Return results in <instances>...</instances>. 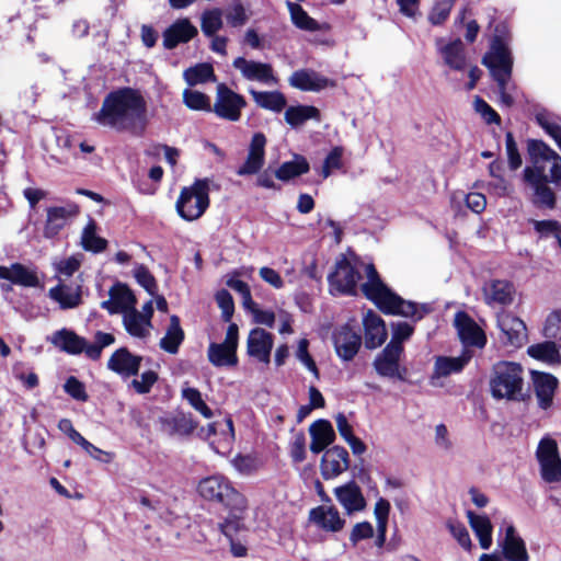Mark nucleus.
Instances as JSON below:
<instances>
[{
    "mask_svg": "<svg viewBox=\"0 0 561 561\" xmlns=\"http://www.w3.org/2000/svg\"><path fill=\"white\" fill-rule=\"evenodd\" d=\"M219 427H221L220 432L222 434L226 435L228 432V434L231 437L234 436V427H233V422H232L231 417L225 419L224 423L213 422V423L207 424L206 427H201V430L198 432V436L203 439L208 440L211 436H214L218 433Z\"/></svg>",
    "mask_w": 561,
    "mask_h": 561,
    "instance_id": "59",
    "label": "nucleus"
},
{
    "mask_svg": "<svg viewBox=\"0 0 561 561\" xmlns=\"http://www.w3.org/2000/svg\"><path fill=\"white\" fill-rule=\"evenodd\" d=\"M289 456L294 463H301L306 460V436L302 431L298 432L289 443Z\"/></svg>",
    "mask_w": 561,
    "mask_h": 561,
    "instance_id": "63",
    "label": "nucleus"
},
{
    "mask_svg": "<svg viewBox=\"0 0 561 561\" xmlns=\"http://www.w3.org/2000/svg\"><path fill=\"white\" fill-rule=\"evenodd\" d=\"M289 84L301 91L319 92L327 88H335L337 83L314 70L300 69L289 77Z\"/></svg>",
    "mask_w": 561,
    "mask_h": 561,
    "instance_id": "17",
    "label": "nucleus"
},
{
    "mask_svg": "<svg viewBox=\"0 0 561 561\" xmlns=\"http://www.w3.org/2000/svg\"><path fill=\"white\" fill-rule=\"evenodd\" d=\"M108 295L114 301L116 308H118V312H127L128 310L135 308L137 302L136 296L128 287L127 284L122 282H116L108 290Z\"/></svg>",
    "mask_w": 561,
    "mask_h": 561,
    "instance_id": "40",
    "label": "nucleus"
},
{
    "mask_svg": "<svg viewBox=\"0 0 561 561\" xmlns=\"http://www.w3.org/2000/svg\"><path fill=\"white\" fill-rule=\"evenodd\" d=\"M454 327L462 345L468 347L483 348L488 337L483 329L466 311L459 310L455 313Z\"/></svg>",
    "mask_w": 561,
    "mask_h": 561,
    "instance_id": "11",
    "label": "nucleus"
},
{
    "mask_svg": "<svg viewBox=\"0 0 561 561\" xmlns=\"http://www.w3.org/2000/svg\"><path fill=\"white\" fill-rule=\"evenodd\" d=\"M273 348V334L261 328H254L250 331L247 341L248 354L265 364L270 363L271 351Z\"/></svg>",
    "mask_w": 561,
    "mask_h": 561,
    "instance_id": "24",
    "label": "nucleus"
},
{
    "mask_svg": "<svg viewBox=\"0 0 561 561\" xmlns=\"http://www.w3.org/2000/svg\"><path fill=\"white\" fill-rule=\"evenodd\" d=\"M343 153L344 149L341 146H335L331 149V151L327 154L322 170L321 175L323 179H327L331 175L332 171L334 170H341L343 168Z\"/></svg>",
    "mask_w": 561,
    "mask_h": 561,
    "instance_id": "52",
    "label": "nucleus"
},
{
    "mask_svg": "<svg viewBox=\"0 0 561 561\" xmlns=\"http://www.w3.org/2000/svg\"><path fill=\"white\" fill-rule=\"evenodd\" d=\"M455 1L456 0H437L428 14V21L431 24H444L449 18Z\"/></svg>",
    "mask_w": 561,
    "mask_h": 561,
    "instance_id": "53",
    "label": "nucleus"
},
{
    "mask_svg": "<svg viewBox=\"0 0 561 561\" xmlns=\"http://www.w3.org/2000/svg\"><path fill=\"white\" fill-rule=\"evenodd\" d=\"M528 222L533 226L535 232L539 238L554 237L559 243L561 238V224L554 219L536 220L529 219Z\"/></svg>",
    "mask_w": 561,
    "mask_h": 561,
    "instance_id": "47",
    "label": "nucleus"
},
{
    "mask_svg": "<svg viewBox=\"0 0 561 561\" xmlns=\"http://www.w3.org/2000/svg\"><path fill=\"white\" fill-rule=\"evenodd\" d=\"M536 123L557 142L561 150V125L550 121L546 112L537 113Z\"/></svg>",
    "mask_w": 561,
    "mask_h": 561,
    "instance_id": "60",
    "label": "nucleus"
},
{
    "mask_svg": "<svg viewBox=\"0 0 561 561\" xmlns=\"http://www.w3.org/2000/svg\"><path fill=\"white\" fill-rule=\"evenodd\" d=\"M114 342L115 336L112 333L98 331L94 335V343L88 344L84 337L68 329L55 332L51 339V343L62 352L71 355H79L84 352L87 357L93 360H98L101 357L102 350Z\"/></svg>",
    "mask_w": 561,
    "mask_h": 561,
    "instance_id": "5",
    "label": "nucleus"
},
{
    "mask_svg": "<svg viewBox=\"0 0 561 561\" xmlns=\"http://www.w3.org/2000/svg\"><path fill=\"white\" fill-rule=\"evenodd\" d=\"M540 465L541 478L548 483L561 482V457L543 461Z\"/></svg>",
    "mask_w": 561,
    "mask_h": 561,
    "instance_id": "57",
    "label": "nucleus"
},
{
    "mask_svg": "<svg viewBox=\"0 0 561 561\" xmlns=\"http://www.w3.org/2000/svg\"><path fill=\"white\" fill-rule=\"evenodd\" d=\"M536 123L557 142L561 150V125L550 121L546 112L537 113Z\"/></svg>",
    "mask_w": 561,
    "mask_h": 561,
    "instance_id": "61",
    "label": "nucleus"
},
{
    "mask_svg": "<svg viewBox=\"0 0 561 561\" xmlns=\"http://www.w3.org/2000/svg\"><path fill=\"white\" fill-rule=\"evenodd\" d=\"M348 467V451L343 446L335 445L325 449L320 462V472L324 480H331L346 471Z\"/></svg>",
    "mask_w": 561,
    "mask_h": 561,
    "instance_id": "14",
    "label": "nucleus"
},
{
    "mask_svg": "<svg viewBox=\"0 0 561 561\" xmlns=\"http://www.w3.org/2000/svg\"><path fill=\"white\" fill-rule=\"evenodd\" d=\"M489 388L492 398L512 402H528L531 399L525 381V369L520 363L499 360L492 365Z\"/></svg>",
    "mask_w": 561,
    "mask_h": 561,
    "instance_id": "2",
    "label": "nucleus"
},
{
    "mask_svg": "<svg viewBox=\"0 0 561 561\" xmlns=\"http://www.w3.org/2000/svg\"><path fill=\"white\" fill-rule=\"evenodd\" d=\"M377 308L385 314L402 316L407 318H413L414 321H419L423 318L424 313L430 312L427 305H422V311H419V307L413 301L404 300L401 296L391 291L378 306Z\"/></svg>",
    "mask_w": 561,
    "mask_h": 561,
    "instance_id": "13",
    "label": "nucleus"
},
{
    "mask_svg": "<svg viewBox=\"0 0 561 561\" xmlns=\"http://www.w3.org/2000/svg\"><path fill=\"white\" fill-rule=\"evenodd\" d=\"M161 430L170 436H190L197 428L198 422L192 413L175 411L160 417Z\"/></svg>",
    "mask_w": 561,
    "mask_h": 561,
    "instance_id": "18",
    "label": "nucleus"
},
{
    "mask_svg": "<svg viewBox=\"0 0 561 561\" xmlns=\"http://www.w3.org/2000/svg\"><path fill=\"white\" fill-rule=\"evenodd\" d=\"M367 282L362 285L363 295L376 307L392 291L381 279L374 264L366 267Z\"/></svg>",
    "mask_w": 561,
    "mask_h": 561,
    "instance_id": "30",
    "label": "nucleus"
},
{
    "mask_svg": "<svg viewBox=\"0 0 561 561\" xmlns=\"http://www.w3.org/2000/svg\"><path fill=\"white\" fill-rule=\"evenodd\" d=\"M559 456L560 453L556 439L551 437H543L540 439L536 450V457L539 463L550 459H554Z\"/></svg>",
    "mask_w": 561,
    "mask_h": 561,
    "instance_id": "56",
    "label": "nucleus"
},
{
    "mask_svg": "<svg viewBox=\"0 0 561 561\" xmlns=\"http://www.w3.org/2000/svg\"><path fill=\"white\" fill-rule=\"evenodd\" d=\"M527 153L531 162L529 169H538L546 172L547 164H550V183L558 186L561 181V156L551 149L543 140L528 139Z\"/></svg>",
    "mask_w": 561,
    "mask_h": 561,
    "instance_id": "7",
    "label": "nucleus"
},
{
    "mask_svg": "<svg viewBox=\"0 0 561 561\" xmlns=\"http://www.w3.org/2000/svg\"><path fill=\"white\" fill-rule=\"evenodd\" d=\"M467 518L471 529L478 537L482 549H489L492 545L493 526L486 515H479L472 511L467 512Z\"/></svg>",
    "mask_w": 561,
    "mask_h": 561,
    "instance_id": "38",
    "label": "nucleus"
},
{
    "mask_svg": "<svg viewBox=\"0 0 561 561\" xmlns=\"http://www.w3.org/2000/svg\"><path fill=\"white\" fill-rule=\"evenodd\" d=\"M94 119L118 131L141 136L147 127V103L141 93L125 87L110 92Z\"/></svg>",
    "mask_w": 561,
    "mask_h": 561,
    "instance_id": "1",
    "label": "nucleus"
},
{
    "mask_svg": "<svg viewBox=\"0 0 561 561\" xmlns=\"http://www.w3.org/2000/svg\"><path fill=\"white\" fill-rule=\"evenodd\" d=\"M197 34V28L187 18L179 19L164 30L163 47L169 50L174 49L180 44L188 43Z\"/></svg>",
    "mask_w": 561,
    "mask_h": 561,
    "instance_id": "19",
    "label": "nucleus"
},
{
    "mask_svg": "<svg viewBox=\"0 0 561 561\" xmlns=\"http://www.w3.org/2000/svg\"><path fill=\"white\" fill-rule=\"evenodd\" d=\"M247 105V100L242 94L234 92L226 83H219L216 88V101L211 106V112L221 119L238 122Z\"/></svg>",
    "mask_w": 561,
    "mask_h": 561,
    "instance_id": "9",
    "label": "nucleus"
},
{
    "mask_svg": "<svg viewBox=\"0 0 561 561\" xmlns=\"http://www.w3.org/2000/svg\"><path fill=\"white\" fill-rule=\"evenodd\" d=\"M500 328L506 336L505 344L522 347L527 340V328L518 317L507 314L500 321Z\"/></svg>",
    "mask_w": 561,
    "mask_h": 561,
    "instance_id": "32",
    "label": "nucleus"
},
{
    "mask_svg": "<svg viewBox=\"0 0 561 561\" xmlns=\"http://www.w3.org/2000/svg\"><path fill=\"white\" fill-rule=\"evenodd\" d=\"M514 284L506 279H491L483 287L484 301L489 306H508L514 300Z\"/></svg>",
    "mask_w": 561,
    "mask_h": 561,
    "instance_id": "25",
    "label": "nucleus"
},
{
    "mask_svg": "<svg viewBox=\"0 0 561 561\" xmlns=\"http://www.w3.org/2000/svg\"><path fill=\"white\" fill-rule=\"evenodd\" d=\"M309 433L311 436L310 450L318 455L335 440V432L330 421L319 419L314 421L310 427Z\"/></svg>",
    "mask_w": 561,
    "mask_h": 561,
    "instance_id": "29",
    "label": "nucleus"
},
{
    "mask_svg": "<svg viewBox=\"0 0 561 561\" xmlns=\"http://www.w3.org/2000/svg\"><path fill=\"white\" fill-rule=\"evenodd\" d=\"M142 356L134 355L127 347L116 350L107 362V368L121 376L131 377L139 373Z\"/></svg>",
    "mask_w": 561,
    "mask_h": 561,
    "instance_id": "20",
    "label": "nucleus"
},
{
    "mask_svg": "<svg viewBox=\"0 0 561 561\" xmlns=\"http://www.w3.org/2000/svg\"><path fill=\"white\" fill-rule=\"evenodd\" d=\"M184 339L185 333L181 327V320L176 314H172L165 335L160 340L159 345L164 352L176 354Z\"/></svg>",
    "mask_w": 561,
    "mask_h": 561,
    "instance_id": "37",
    "label": "nucleus"
},
{
    "mask_svg": "<svg viewBox=\"0 0 561 561\" xmlns=\"http://www.w3.org/2000/svg\"><path fill=\"white\" fill-rule=\"evenodd\" d=\"M216 302L221 309V320L230 322L234 313V301L227 289H220L215 295Z\"/></svg>",
    "mask_w": 561,
    "mask_h": 561,
    "instance_id": "58",
    "label": "nucleus"
},
{
    "mask_svg": "<svg viewBox=\"0 0 561 561\" xmlns=\"http://www.w3.org/2000/svg\"><path fill=\"white\" fill-rule=\"evenodd\" d=\"M197 492L202 499L219 505L224 510H231L232 512L247 510L244 495L224 476L214 474L203 478L197 484Z\"/></svg>",
    "mask_w": 561,
    "mask_h": 561,
    "instance_id": "4",
    "label": "nucleus"
},
{
    "mask_svg": "<svg viewBox=\"0 0 561 561\" xmlns=\"http://www.w3.org/2000/svg\"><path fill=\"white\" fill-rule=\"evenodd\" d=\"M232 66L240 70L247 80L260 81L262 83H271L276 81L271 64L247 60L244 57H237L233 60Z\"/></svg>",
    "mask_w": 561,
    "mask_h": 561,
    "instance_id": "22",
    "label": "nucleus"
},
{
    "mask_svg": "<svg viewBox=\"0 0 561 561\" xmlns=\"http://www.w3.org/2000/svg\"><path fill=\"white\" fill-rule=\"evenodd\" d=\"M64 390L77 401L87 402L89 400L84 383L75 376H70L66 379Z\"/></svg>",
    "mask_w": 561,
    "mask_h": 561,
    "instance_id": "62",
    "label": "nucleus"
},
{
    "mask_svg": "<svg viewBox=\"0 0 561 561\" xmlns=\"http://www.w3.org/2000/svg\"><path fill=\"white\" fill-rule=\"evenodd\" d=\"M502 554L507 561H529V554L524 539L517 535L513 525L505 529V536L500 543Z\"/></svg>",
    "mask_w": 561,
    "mask_h": 561,
    "instance_id": "28",
    "label": "nucleus"
},
{
    "mask_svg": "<svg viewBox=\"0 0 561 561\" xmlns=\"http://www.w3.org/2000/svg\"><path fill=\"white\" fill-rule=\"evenodd\" d=\"M320 111L313 105L289 106L285 111V121L291 127H298L309 119H320Z\"/></svg>",
    "mask_w": 561,
    "mask_h": 561,
    "instance_id": "41",
    "label": "nucleus"
},
{
    "mask_svg": "<svg viewBox=\"0 0 561 561\" xmlns=\"http://www.w3.org/2000/svg\"><path fill=\"white\" fill-rule=\"evenodd\" d=\"M310 171V164L306 157L295 154L290 161H285L275 171L276 179L288 182L295 178L301 176Z\"/></svg>",
    "mask_w": 561,
    "mask_h": 561,
    "instance_id": "39",
    "label": "nucleus"
},
{
    "mask_svg": "<svg viewBox=\"0 0 561 561\" xmlns=\"http://www.w3.org/2000/svg\"><path fill=\"white\" fill-rule=\"evenodd\" d=\"M79 211V206L75 203L69 204L67 207L55 206L47 208V217L43 230L44 237L47 239L55 238L66 226L67 219L77 216Z\"/></svg>",
    "mask_w": 561,
    "mask_h": 561,
    "instance_id": "21",
    "label": "nucleus"
},
{
    "mask_svg": "<svg viewBox=\"0 0 561 561\" xmlns=\"http://www.w3.org/2000/svg\"><path fill=\"white\" fill-rule=\"evenodd\" d=\"M209 204V180L197 179L191 186L181 190L175 209L183 220L193 221L205 214Z\"/></svg>",
    "mask_w": 561,
    "mask_h": 561,
    "instance_id": "6",
    "label": "nucleus"
},
{
    "mask_svg": "<svg viewBox=\"0 0 561 561\" xmlns=\"http://www.w3.org/2000/svg\"><path fill=\"white\" fill-rule=\"evenodd\" d=\"M48 294L64 310L73 309L82 304V290L80 285L72 290L70 286L58 284L50 288Z\"/></svg>",
    "mask_w": 561,
    "mask_h": 561,
    "instance_id": "36",
    "label": "nucleus"
},
{
    "mask_svg": "<svg viewBox=\"0 0 561 561\" xmlns=\"http://www.w3.org/2000/svg\"><path fill=\"white\" fill-rule=\"evenodd\" d=\"M473 354L470 350H463L458 357L437 356L434 363L433 378L447 377L459 374L469 364Z\"/></svg>",
    "mask_w": 561,
    "mask_h": 561,
    "instance_id": "31",
    "label": "nucleus"
},
{
    "mask_svg": "<svg viewBox=\"0 0 561 561\" xmlns=\"http://www.w3.org/2000/svg\"><path fill=\"white\" fill-rule=\"evenodd\" d=\"M527 354L537 360L549 364H557L561 360L558 347L553 341L533 344L527 348Z\"/></svg>",
    "mask_w": 561,
    "mask_h": 561,
    "instance_id": "44",
    "label": "nucleus"
},
{
    "mask_svg": "<svg viewBox=\"0 0 561 561\" xmlns=\"http://www.w3.org/2000/svg\"><path fill=\"white\" fill-rule=\"evenodd\" d=\"M438 51L448 68L456 71H463L467 68L465 45L460 38H456L444 46H438Z\"/></svg>",
    "mask_w": 561,
    "mask_h": 561,
    "instance_id": "33",
    "label": "nucleus"
},
{
    "mask_svg": "<svg viewBox=\"0 0 561 561\" xmlns=\"http://www.w3.org/2000/svg\"><path fill=\"white\" fill-rule=\"evenodd\" d=\"M332 342L336 355L343 362H351L362 346V335L350 323H344L332 333Z\"/></svg>",
    "mask_w": 561,
    "mask_h": 561,
    "instance_id": "12",
    "label": "nucleus"
},
{
    "mask_svg": "<svg viewBox=\"0 0 561 561\" xmlns=\"http://www.w3.org/2000/svg\"><path fill=\"white\" fill-rule=\"evenodd\" d=\"M309 520L319 528L331 533L341 531L346 523L345 519L340 516L337 508L333 505H319L311 508L309 512Z\"/></svg>",
    "mask_w": 561,
    "mask_h": 561,
    "instance_id": "23",
    "label": "nucleus"
},
{
    "mask_svg": "<svg viewBox=\"0 0 561 561\" xmlns=\"http://www.w3.org/2000/svg\"><path fill=\"white\" fill-rule=\"evenodd\" d=\"M228 512V517H226L222 522L218 524L219 530L224 534L228 539L232 540L234 536L240 530L241 519L244 511L232 512L231 510H226Z\"/></svg>",
    "mask_w": 561,
    "mask_h": 561,
    "instance_id": "50",
    "label": "nucleus"
},
{
    "mask_svg": "<svg viewBox=\"0 0 561 561\" xmlns=\"http://www.w3.org/2000/svg\"><path fill=\"white\" fill-rule=\"evenodd\" d=\"M255 103L265 110L280 112L286 106V98L279 91H255L251 90Z\"/></svg>",
    "mask_w": 561,
    "mask_h": 561,
    "instance_id": "43",
    "label": "nucleus"
},
{
    "mask_svg": "<svg viewBox=\"0 0 561 561\" xmlns=\"http://www.w3.org/2000/svg\"><path fill=\"white\" fill-rule=\"evenodd\" d=\"M447 528L458 543L465 549L470 551L472 547L471 538L466 526L460 522H448Z\"/></svg>",
    "mask_w": 561,
    "mask_h": 561,
    "instance_id": "64",
    "label": "nucleus"
},
{
    "mask_svg": "<svg viewBox=\"0 0 561 561\" xmlns=\"http://www.w3.org/2000/svg\"><path fill=\"white\" fill-rule=\"evenodd\" d=\"M267 139L266 136L257 131L253 134L249 146V152L247 159L242 165L237 170V174L240 176L257 174L265 162V146Z\"/></svg>",
    "mask_w": 561,
    "mask_h": 561,
    "instance_id": "15",
    "label": "nucleus"
},
{
    "mask_svg": "<svg viewBox=\"0 0 561 561\" xmlns=\"http://www.w3.org/2000/svg\"><path fill=\"white\" fill-rule=\"evenodd\" d=\"M134 277L137 283L151 296H154L158 291V284L154 276L151 274L149 268L140 264L134 270Z\"/></svg>",
    "mask_w": 561,
    "mask_h": 561,
    "instance_id": "54",
    "label": "nucleus"
},
{
    "mask_svg": "<svg viewBox=\"0 0 561 561\" xmlns=\"http://www.w3.org/2000/svg\"><path fill=\"white\" fill-rule=\"evenodd\" d=\"M81 244L85 251L101 253L107 248V240L96 234V224L90 220L84 227L81 237Z\"/></svg>",
    "mask_w": 561,
    "mask_h": 561,
    "instance_id": "46",
    "label": "nucleus"
},
{
    "mask_svg": "<svg viewBox=\"0 0 561 561\" xmlns=\"http://www.w3.org/2000/svg\"><path fill=\"white\" fill-rule=\"evenodd\" d=\"M365 331V346L375 350L381 346L387 340L385 321L373 310H368L363 320Z\"/></svg>",
    "mask_w": 561,
    "mask_h": 561,
    "instance_id": "27",
    "label": "nucleus"
},
{
    "mask_svg": "<svg viewBox=\"0 0 561 561\" xmlns=\"http://www.w3.org/2000/svg\"><path fill=\"white\" fill-rule=\"evenodd\" d=\"M207 357L215 367H236L239 363L237 348L225 343H210Z\"/></svg>",
    "mask_w": 561,
    "mask_h": 561,
    "instance_id": "35",
    "label": "nucleus"
},
{
    "mask_svg": "<svg viewBox=\"0 0 561 561\" xmlns=\"http://www.w3.org/2000/svg\"><path fill=\"white\" fill-rule=\"evenodd\" d=\"M530 375L538 407L542 410L550 409L553 404L554 393L559 385L557 377L552 374L539 370H531Z\"/></svg>",
    "mask_w": 561,
    "mask_h": 561,
    "instance_id": "16",
    "label": "nucleus"
},
{
    "mask_svg": "<svg viewBox=\"0 0 561 561\" xmlns=\"http://www.w3.org/2000/svg\"><path fill=\"white\" fill-rule=\"evenodd\" d=\"M12 283L24 287H36L39 284L37 274L21 263H13Z\"/></svg>",
    "mask_w": 561,
    "mask_h": 561,
    "instance_id": "49",
    "label": "nucleus"
},
{
    "mask_svg": "<svg viewBox=\"0 0 561 561\" xmlns=\"http://www.w3.org/2000/svg\"><path fill=\"white\" fill-rule=\"evenodd\" d=\"M123 323L128 334L139 339L148 334L146 327L151 325V321L135 308L125 312Z\"/></svg>",
    "mask_w": 561,
    "mask_h": 561,
    "instance_id": "42",
    "label": "nucleus"
},
{
    "mask_svg": "<svg viewBox=\"0 0 561 561\" xmlns=\"http://www.w3.org/2000/svg\"><path fill=\"white\" fill-rule=\"evenodd\" d=\"M362 278L359 271L341 254L335 262V268L328 275L330 293L332 295L356 296L357 282Z\"/></svg>",
    "mask_w": 561,
    "mask_h": 561,
    "instance_id": "8",
    "label": "nucleus"
},
{
    "mask_svg": "<svg viewBox=\"0 0 561 561\" xmlns=\"http://www.w3.org/2000/svg\"><path fill=\"white\" fill-rule=\"evenodd\" d=\"M334 494L337 502L343 506L347 514L363 511L366 507V500L359 485L354 481L336 486Z\"/></svg>",
    "mask_w": 561,
    "mask_h": 561,
    "instance_id": "26",
    "label": "nucleus"
},
{
    "mask_svg": "<svg viewBox=\"0 0 561 561\" xmlns=\"http://www.w3.org/2000/svg\"><path fill=\"white\" fill-rule=\"evenodd\" d=\"M403 351L394 345H386V347L377 354L373 366L378 376L389 379H398L407 381L409 370L400 364Z\"/></svg>",
    "mask_w": 561,
    "mask_h": 561,
    "instance_id": "10",
    "label": "nucleus"
},
{
    "mask_svg": "<svg viewBox=\"0 0 561 561\" xmlns=\"http://www.w3.org/2000/svg\"><path fill=\"white\" fill-rule=\"evenodd\" d=\"M183 77L186 83L191 87L216 80L214 68L208 62L197 64L187 68L184 71Z\"/></svg>",
    "mask_w": 561,
    "mask_h": 561,
    "instance_id": "45",
    "label": "nucleus"
},
{
    "mask_svg": "<svg viewBox=\"0 0 561 561\" xmlns=\"http://www.w3.org/2000/svg\"><path fill=\"white\" fill-rule=\"evenodd\" d=\"M202 31L206 36H214L222 27L221 13L218 9L209 10L203 13Z\"/></svg>",
    "mask_w": 561,
    "mask_h": 561,
    "instance_id": "55",
    "label": "nucleus"
},
{
    "mask_svg": "<svg viewBox=\"0 0 561 561\" xmlns=\"http://www.w3.org/2000/svg\"><path fill=\"white\" fill-rule=\"evenodd\" d=\"M182 397L204 417L210 419L213 416L211 409L205 403L198 389L185 388L182 391Z\"/></svg>",
    "mask_w": 561,
    "mask_h": 561,
    "instance_id": "51",
    "label": "nucleus"
},
{
    "mask_svg": "<svg viewBox=\"0 0 561 561\" xmlns=\"http://www.w3.org/2000/svg\"><path fill=\"white\" fill-rule=\"evenodd\" d=\"M512 39L511 28L506 21L494 26L490 48L482 57V64L490 70L499 85L504 88L513 71V56L508 44Z\"/></svg>",
    "mask_w": 561,
    "mask_h": 561,
    "instance_id": "3",
    "label": "nucleus"
},
{
    "mask_svg": "<svg viewBox=\"0 0 561 561\" xmlns=\"http://www.w3.org/2000/svg\"><path fill=\"white\" fill-rule=\"evenodd\" d=\"M183 102L191 110L211 112L210 99L203 92L185 89L183 92Z\"/></svg>",
    "mask_w": 561,
    "mask_h": 561,
    "instance_id": "48",
    "label": "nucleus"
},
{
    "mask_svg": "<svg viewBox=\"0 0 561 561\" xmlns=\"http://www.w3.org/2000/svg\"><path fill=\"white\" fill-rule=\"evenodd\" d=\"M286 5L291 22L297 28L308 32L329 31L331 28L329 23L324 22L320 24L317 20L311 18L299 3L287 1Z\"/></svg>",
    "mask_w": 561,
    "mask_h": 561,
    "instance_id": "34",
    "label": "nucleus"
}]
</instances>
